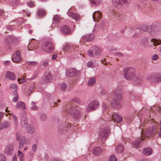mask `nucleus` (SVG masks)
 <instances>
[{
	"label": "nucleus",
	"instance_id": "1",
	"mask_svg": "<svg viewBox=\"0 0 161 161\" xmlns=\"http://www.w3.org/2000/svg\"><path fill=\"white\" fill-rule=\"evenodd\" d=\"M123 75L125 78L127 80H133L137 84H140L142 82V77L136 75L135 69L133 67H128L125 68Z\"/></svg>",
	"mask_w": 161,
	"mask_h": 161
},
{
	"label": "nucleus",
	"instance_id": "2",
	"mask_svg": "<svg viewBox=\"0 0 161 161\" xmlns=\"http://www.w3.org/2000/svg\"><path fill=\"white\" fill-rule=\"evenodd\" d=\"M144 124L146 127H151L150 129H147L144 133L146 136L148 137L151 135L153 136L157 132L158 129L157 128V123L154 122L153 119H151L150 120L147 121V120L145 121Z\"/></svg>",
	"mask_w": 161,
	"mask_h": 161
},
{
	"label": "nucleus",
	"instance_id": "3",
	"mask_svg": "<svg viewBox=\"0 0 161 161\" xmlns=\"http://www.w3.org/2000/svg\"><path fill=\"white\" fill-rule=\"evenodd\" d=\"M122 99L121 91L120 89H115L113 96V100L111 103L112 106L114 108H119L121 106Z\"/></svg>",
	"mask_w": 161,
	"mask_h": 161
},
{
	"label": "nucleus",
	"instance_id": "4",
	"mask_svg": "<svg viewBox=\"0 0 161 161\" xmlns=\"http://www.w3.org/2000/svg\"><path fill=\"white\" fill-rule=\"evenodd\" d=\"M42 48L43 51L49 53L54 50L53 45L49 41L44 42L42 45Z\"/></svg>",
	"mask_w": 161,
	"mask_h": 161
},
{
	"label": "nucleus",
	"instance_id": "5",
	"mask_svg": "<svg viewBox=\"0 0 161 161\" xmlns=\"http://www.w3.org/2000/svg\"><path fill=\"white\" fill-rule=\"evenodd\" d=\"M14 39V37L12 36H8L5 38L3 44L5 46V48L7 51H10L11 50L12 48L10 42Z\"/></svg>",
	"mask_w": 161,
	"mask_h": 161
},
{
	"label": "nucleus",
	"instance_id": "6",
	"mask_svg": "<svg viewBox=\"0 0 161 161\" xmlns=\"http://www.w3.org/2000/svg\"><path fill=\"white\" fill-rule=\"evenodd\" d=\"M53 78L51 74L49 72H45L41 80L42 82L43 83H49L52 80Z\"/></svg>",
	"mask_w": 161,
	"mask_h": 161
},
{
	"label": "nucleus",
	"instance_id": "7",
	"mask_svg": "<svg viewBox=\"0 0 161 161\" xmlns=\"http://www.w3.org/2000/svg\"><path fill=\"white\" fill-rule=\"evenodd\" d=\"M99 106V104L97 101L96 100L92 101L88 105L86 111L88 112H90L96 109Z\"/></svg>",
	"mask_w": 161,
	"mask_h": 161
},
{
	"label": "nucleus",
	"instance_id": "8",
	"mask_svg": "<svg viewBox=\"0 0 161 161\" xmlns=\"http://www.w3.org/2000/svg\"><path fill=\"white\" fill-rule=\"evenodd\" d=\"M148 32L151 36H154L157 34L158 32V28L155 25H152L148 27Z\"/></svg>",
	"mask_w": 161,
	"mask_h": 161
},
{
	"label": "nucleus",
	"instance_id": "9",
	"mask_svg": "<svg viewBox=\"0 0 161 161\" xmlns=\"http://www.w3.org/2000/svg\"><path fill=\"white\" fill-rule=\"evenodd\" d=\"M68 112L70 115H72L75 119L78 118L79 116V112L78 110L76 109L75 107H70L69 109Z\"/></svg>",
	"mask_w": 161,
	"mask_h": 161
},
{
	"label": "nucleus",
	"instance_id": "10",
	"mask_svg": "<svg viewBox=\"0 0 161 161\" xmlns=\"http://www.w3.org/2000/svg\"><path fill=\"white\" fill-rule=\"evenodd\" d=\"M16 139L17 141H19V149L20 150L22 148L25 142V138L24 136L20 137V134L17 133Z\"/></svg>",
	"mask_w": 161,
	"mask_h": 161
},
{
	"label": "nucleus",
	"instance_id": "11",
	"mask_svg": "<svg viewBox=\"0 0 161 161\" xmlns=\"http://www.w3.org/2000/svg\"><path fill=\"white\" fill-rule=\"evenodd\" d=\"M109 129L108 128H104L102 129L99 133V137L103 139L107 137L109 132Z\"/></svg>",
	"mask_w": 161,
	"mask_h": 161
},
{
	"label": "nucleus",
	"instance_id": "12",
	"mask_svg": "<svg viewBox=\"0 0 161 161\" xmlns=\"http://www.w3.org/2000/svg\"><path fill=\"white\" fill-rule=\"evenodd\" d=\"M12 61L15 63H19L21 61V57L20 52L18 50L16 51L12 57Z\"/></svg>",
	"mask_w": 161,
	"mask_h": 161
},
{
	"label": "nucleus",
	"instance_id": "13",
	"mask_svg": "<svg viewBox=\"0 0 161 161\" xmlns=\"http://www.w3.org/2000/svg\"><path fill=\"white\" fill-rule=\"evenodd\" d=\"M60 31L63 34L69 35L71 33V30L69 26L64 25L61 27Z\"/></svg>",
	"mask_w": 161,
	"mask_h": 161
},
{
	"label": "nucleus",
	"instance_id": "14",
	"mask_svg": "<svg viewBox=\"0 0 161 161\" xmlns=\"http://www.w3.org/2000/svg\"><path fill=\"white\" fill-rule=\"evenodd\" d=\"M14 146L11 144L8 145L5 149L4 153L7 155H11L13 153Z\"/></svg>",
	"mask_w": 161,
	"mask_h": 161
},
{
	"label": "nucleus",
	"instance_id": "15",
	"mask_svg": "<svg viewBox=\"0 0 161 161\" xmlns=\"http://www.w3.org/2000/svg\"><path fill=\"white\" fill-rule=\"evenodd\" d=\"M130 1V0H112V3L114 6L117 7L120 5L129 3Z\"/></svg>",
	"mask_w": 161,
	"mask_h": 161
},
{
	"label": "nucleus",
	"instance_id": "16",
	"mask_svg": "<svg viewBox=\"0 0 161 161\" xmlns=\"http://www.w3.org/2000/svg\"><path fill=\"white\" fill-rule=\"evenodd\" d=\"M94 38V35L93 34H90L82 36L81 39L84 42H89L92 41Z\"/></svg>",
	"mask_w": 161,
	"mask_h": 161
},
{
	"label": "nucleus",
	"instance_id": "17",
	"mask_svg": "<svg viewBox=\"0 0 161 161\" xmlns=\"http://www.w3.org/2000/svg\"><path fill=\"white\" fill-rule=\"evenodd\" d=\"M112 119L114 122L119 123L122 120V118L117 114H112Z\"/></svg>",
	"mask_w": 161,
	"mask_h": 161
},
{
	"label": "nucleus",
	"instance_id": "18",
	"mask_svg": "<svg viewBox=\"0 0 161 161\" xmlns=\"http://www.w3.org/2000/svg\"><path fill=\"white\" fill-rule=\"evenodd\" d=\"M77 70L74 68L69 69L66 71V75L69 77H72L76 75Z\"/></svg>",
	"mask_w": 161,
	"mask_h": 161
},
{
	"label": "nucleus",
	"instance_id": "19",
	"mask_svg": "<svg viewBox=\"0 0 161 161\" xmlns=\"http://www.w3.org/2000/svg\"><path fill=\"white\" fill-rule=\"evenodd\" d=\"M28 124V119L26 117H21L20 121L21 125L22 127H26Z\"/></svg>",
	"mask_w": 161,
	"mask_h": 161
},
{
	"label": "nucleus",
	"instance_id": "20",
	"mask_svg": "<svg viewBox=\"0 0 161 161\" xmlns=\"http://www.w3.org/2000/svg\"><path fill=\"white\" fill-rule=\"evenodd\" d=\"M152 149L150 147H146L143 149L142 152L143 154L146 156H149L152 153Z\"/></svg>",
	"mask_w": 161,
	"mask_h": 161
},
{
	"label": "nucleus",
	"instance_id": "21",
	"mask_svg": "<svg viewBox=\"0 0 161 161\" xmlns=\"http://www.w3.org/2000/svg\"><path fill=\"white\" fill-rule=\"evenodd\" d=\"M92 152L93 154L95 155H98L100 154L102 152L101 148L100 147H95L93 149Z\"/></svg>",
	"mask_w": 161,
	"mask_h": 161
},
{
	"label": "nucleus",
	"instance_id": "22",
	"mask_svg": "<svg viewBox=\"0 0 161 161\" xmlns=\"http://www.w3.org/2000/svg\"><path fill=\"white\" fill-rule=\"evenodd\" d=\"M16 107L17 108L20 109H26L25 103L22 102H18L16 105Z\"/></svg>",
	"mask_w": 161,
	"mask_h": 161
},
{
	"label": "nucleus",
	"instance_id": "23",
	"mask_svg": "<svg viewBox=\"0 0 161 161\" xmlns=\"http://www.w3.org/2000/svg\"><path fill=\"white\" fill-rule=\"evenodd\" d=\"M68 14L70 17L75 20H78L80 18V16L78 14L71 12H69Z\"/></svg>",
	"mask_w": 161,
	"mask_h": 161
},
{
	"label": "nucleus",
	"instance_id": "24",
	"mask_svg": "<svg viewBox=\"0 0 161 161\" xmlns=\"http://www.w3.org/2000/svg\"><path fill=\"white\" fill-rule=\"evenodd\" d=\"M148 27L149 26L148 25H143L141 26L140 28H137V29L139 30V32L141 33H142L146 31L147 30L148 31Z\"/></svg>",
	"mask_w": 161,
	"mask_h": 161
},
{
	"label": "nucleus",
	"instance_id": "25",
	"mask_svg": "<svg viewBox=\"0 0 161 161\" xmlns=\"http://www.w3.org/2000/svg\"><path fill=\"white\" fill-rule=\"evenodd\" d=\"M155 83H161V74H154Z\"/></svg>",
	"mask_w": 161,
	"mask_h": 161
},
{
	"label": "nucleus",
	"instance_id": "26",
	"mask_svg": "<svg viewBox=\"0 0 161 161\" xmlns=\"http://www.w3.org/2000/svg\"><path fill=\"white\" fill-rule=\"evenodd\" d=\"M6 76L8 78L11 80H14L15 78L14 74L11 72H7L6 74Z\"/></svg>",
	"mask_w": 161,
	"mask_h": 161
},
{
	"label": "nucleus",
	"instance_id": "27",
	"mask_svg": "<svg viewBox=\"0 0 161 161\" xmlns=\"http://www.w3.org/2000/svg\"><path fill=\"white\" fill-rule=\"evenodd\" d=\"M46 14V11L42 8H40L39 9L37 12V16L39 17L42 16Z\"/></svg>",
	"mask_w": 161,
	"mask_h": 161
},
{
	"label": "nucleus",
	"instance_id": "28",
	"mask_svg": "<svg viewBox=\"0 0 161 161\" xmlns=\"http://www.w3.org/2000/svg\"><path fill=\"white\" fill-rule=\"evenodd\" d=\"M124 148L122 146L119 145L116 147L115 150L117 153H121L123 152Z\"/></svg>",
	"mask_w": 161,
	"mask_h": 161
},
{
	"label": "nucleus",
	"instance_id": "29",
	"mask_svg": "<svg viewBox=\"0 0 161 161\" xmlns=\"http://www.w3.org/2000/svg\"><path fill=\"white\" fill-rule=\"evenodd\" d=\"M141 142V138H139L137 140L134 141L132 144V145L135 148H138L139 146V144Z\"/></svg>",
	"mask_w": 161,
	"mask_h": 161
},
{
	"label": "nucleus",
	"instance_id": "30",
	"mask_svg": "<svg viewBox=\"0 0 161 161\" xmlns=\"http://www.w3.org/2000/svg\"><path fill=\"white\" fill-rule=\"evenodd\" d=\"M49 60L47 59H45L43 60L42 61V63L40 65V67H42L43 66L44 68H46L48 65Z\"/></svg>",
	"mask_w": 161,
	"mask_h": 161
},
{
	"label": "nucleus",
	"instance_id": "31",
	"mask_svg": "<svg viewBox=\"0 0 161 161\" xmlns=\"http://www.w3.org/2000/svg\"><path fill=\"white\" fill-rule=\"evenodd\" d=\"M147 80L148 82L155 83L154 75H148Z\"/></svg>",
	"mask_w": 161,
	"mask_h": 161
},
{
	"label": "nucleus",
	"instance_id": "32",
	"mask_svg": "<svg viewBox=\"0 0 161 161\" xmlns=\"http://www.w3.org/2000/svg\"><path fill=\"white\" fill-rule=\"evenodd\" d=\"M60 20V16L59 15H55L53 18V20L55 23L57 24L59 22Z\"/></svg>",
	"mask_w": 161,
	"mask_h": 161
},
{
	"label": "nucleus",
	"instance_id": "33",
	"mask_svg": "<svg viewBox=\"0 0 161 161\" xmlns=\"http://www.w3.org/2000/svg\"><path fill=\"white\" fill-rule=\"evenodd\" d=\"M151 41L153 42V44L154 46H156L161 44V40H157L155 39H152L151 40Z\"/></svg>",
	"mask_w": 161,
	"mask_h": 161
},
{
	"label": "nucleus",
	"instance_id": "34",
	"mask_svg": "<svg viewBox=\"0 0 161 161\" xmlns=\"http://www.w3.org/2000/svg\"><path fill=\"white\" fill-rule=\"evenodd\" d=\"M90 3L93 5L97 6L100 3L101 0H89Z\"/></svg>",
	"mask_w": 161,
	"mask_h": 161
},
{
	"label": "nucleus",
	"instance_id": "35",
	"mask_svg": "<svg viewBox=\"0 0 161 161\" xmlns=\"http://www.w3.org/2000/svg\"><path fill=\"white\" fill-rule=\"evenodd\" d=\"M138 98L139 97L137 94L134 93L130 94V99L131 100L135 101L136 100H138Z\"/></svg>",
	"mask_w": 161,
	"mask_h": 161
},
{
	"label": "nucleus",
	"instance_id": "36",
	"mask_svg": "<svg viewBox=\"0 0 161 161\" xmlns=\"http://www.w3.org/2000/svg\"><path fill=\"white\" fill-rule=\"evenodd\" d=\"M27 130L29 133H33L34 131V127L31 125H28L27 127Z\"/></svg>",
	"mask_w": 161,
	"mask_h": 161
},
{
	"label": "nucleus",
	"instance_id": "37",
	"mask_svg": "<svg viewBox=\"0 0 161 161\" xmlns=\"http://www.w3.org/2000/svg\"><path fill=\"white\" fill-rule=\"evenodd\" d=\"M96 82L95 79L94 77L91 78L88 82V85L89 86H92Z\"/></svg>",
	"mask_w": 161,
	"mask_h": 161
},
{
	"label": "nucleus",
	"instance_id": "38",
	"mask_svg": "<svg viewBox=\"0 0 161 161\" xmlns=\"http://www.w3.org/2000/svg\"><path fill=\"white\" fill-rule=\"evenodd\" d=\"M112 15L115 18H118L120 17V14L117 11H113L112 12Z\"/></svg>",
	"mask_w": 161,
	"mask_h": 161
},
{
	"label": "nucleus",
	"instance_id": "39",
	"mask_svg": "<svg viewBox=\"0 0 161 161\" xmlns=\"http://www.w3.org/2000/svg\"><path fill=\"white\" fill-rule=\"evenodd\" d=\"M32 106L31 107V110H36L38 109V107L35 105V103L34 102H32L31 103Z\"/></svg>",
	"mask_w": 161,
	"mask_h": 161
},
{
	"label": "nucleus",
	"instance_id": "40",
	"mask_svg": "<svg viewBox=\"0 0 161 161\" xmlns=\"http://www.w3.org/2000/svg\"><path fill=\"white\" fill-rule=\"evenodd\" d=\"M10 88L13 89H14L15 93H16L18 89L17 86L15 84H13L10 85Z\"/></svg>",
	"mask_w": 161,
	"mask_h": 161
},
{
	"label": "nucleus",
	"instance_id": "41",
	"mask_svg": "<svg viewBox=\"0 0 161 161\" xmlns=\"http://www.w3.org/2000/svg\"><path fill=\"white\" fill-rule=\"evenodd\" d=\"M34 87V85L30 87L29 89L27 91L26 94L27 96H29L30 95Z\"/></svg>",
	"mask_w": 161,
	"mask_h": 161
},
{
	"label": "nucleus",
	"instance_id": "42",
	"mask_svg": "<svg viewBox=\"0 0 161 161\" xmlns=\"http://www.w3.org/2000/svg\"><path fill=\"white\" fill-rule=\"evenodd\" d=\"M28 64L29 65H31V66H36L38 64V63L36 61H28Z\"/></svg>",
	"mask_w": 161,
	"mask_h": 161
},
{
	"label": "nucleus",
	"instance_id": "43",
	"mask_svg": "<svg viewBox=\"0 0 161 161\" xmlns=\"http://www.w3.org/2000/svg\"><path fill=\"white\" fill-rule=\"evenodd\" d=\"M63 47L64 51H67L69 50L70 48L69 44L67 43H65Z\"/></svg>",
	"mask_w": 161,
	"mask_h": 161
},
{
	"label": "nucleus",
	"instance_id": "44",
	"mask_svg": "<svg viewBox=\"0 0 161 161\" xmlns=\"http://www.w3.org/2000/svg\"><path fill=\"white\" fill-rule=\"evenodd\" d=\"M148 41V39L147 38L143 39L142 41V44L144 46H147V44Z\"/></svg>",
	"mask_w": 161,
	"mask_h": 161
},
{
	"label": "nucleus",
	"instance_id": "45",
	"mask_svg": "<svg viewBox=\"0 0 161 161\" xmlns=\"http://www.w3.org/2000/svg\"><path fill=\"white\" fill-rule=\"evenodd\" d=\"M10 2L13 5H17L20 4L19 3V0H10Z\"/></svg>",
	"mask_w": 161,
	"mask_h": 161
},
{
	"label": "nucleus",
	"instance_id": "46",
	"mask_svg": "<svg viewBox=\"0 0 161 161\" xmlns=\"http://www.w3.org/2000/svg\"><path fill=\"white\" fill-rule=\"evenodd\" d=\"M67 87L66 84L64 83H62L61 85L60 88L61 90L62 91H64L65 90Z\"/></svg>",
	"mask_w": 161,
	"mask_h": 161
},
{
	"label": "nucleus",
	"instance_id": "47",
	"mask_svg": "<svg viewBox=\"0 0 161 161\" xmlns=\"http://www.w3.org/2000/svg\"><path fill=\"white\" fill-rule=\"evenodd\" d=\"M87 54L88 55L91 57H94L93 52L92 49H89L87 51Z\"/></svg>",
	"mask_w": 161,
	"mask_h": 161
},
{
	"label": "nucleus",
	"instance_id": "48",
	"mask_svg": "<svg viewBox=\"0 0 161 161\" xmlns=\"http://www.w3.org/2000/svg\"><path fill=\"white\" fill-rule=\"evenodd\" d=\"M40 119L42 121H45L47 118L46 115L44 114H42L40 116Z\"/></svg>",
	"mask_w": 161,
	"mask_h": 161
},
{
	"label": "nucleus",
	"instance_id": "49",
	"mask_svg": "<svg viewBox=\"0 0 161 161\" xmlns=\"http://www.w3.org/2000/svg\"><path fill=\"white\" fill-rule=\"evenodd\" d=\"M108 161H117V158L114 155H112L109 158Z\"/></svg>",
	"mask_w": 161,
	"mask_h": 161
},
{
	"label": "nucleus",
	"instance_id": "50",
	"mask_svg": "<svg viewBox=\"0 0 161 161\" xmlns=\"http://www.w3.org/2000/svg\"><path fill=\"white\" fill-rule=\"evenodd\" d=\"M92 48L94 50L95 52H102V50L101 49H100L99 47L97 46H94L92 47Z\"/></svg>",
	"mask_w": 161,
	"mask_h": 161
},
{
	"label": "nucleus",
	"instance_id": "51",
	"mask_svg": "<svg viewBox=\"0 0 161 161\" xmlns=\"http://www.w3.org/2000/svg\"><path fill=\"white\" fill-rule=\"evenodd\" d=\"M0 161H6V158L3 154H0Z\"/></svg>",
	"mask_w": 161,
	"mask_h": 161
},
{
	"label": "nucleus",
	"instance_id": "52",
	"mask_svg": "<svg viewBox=\"0 0 161 161\" xmlns=\"http://www.w3.org/2000/svg\"><path fill=\"white\" fill-rule=\"evenodd\" d=\"M15 96L12 99V101L13 102H16L17 101L19 98V96L17 94V92H16V93H15Z\"/></svg>",
	"mask_w": 161,
	"mask_h": 161
},
{
	"label": "nucleus",
	"instance_id": "53",
	"mask_svg": "<svg viewBox=\"0 0 161 161\" xmlns=\"http://www.w3.org/2000/svg\"><path fill=\"white\" fill-rule=\"evenodd\" d=\"M87 66L88 67L92 68L93 67V62L92 61H90L87 63Z\"/></svg>",
	"mask_w": 161,
	"mask_h": 161
},
{
	"label": "nucleus",
	"instance_id": "54",
	"mask_svg": "<svg viewBox=\"0 0 161 161\" xmlns=\"http://www.w3.org/2000/svg\"><path fill=\"white\" fill-rule=\"evenodd\" d=\"M12 117L13 119L14 120L15 123L16 124H17L18 122V120L17 117L14 115H12Z\"/></svg>",
	"mask_w": 161,
	"mask_h": 161
},
{
	"label": "nucleus",
	"instance_id": "55",
	"mask_svg": "<svg viewBox=\"0 0 161 161\" xmlns=\"http://www.w3.org/2000/svg\"><path fill=\"white\" fill-rule=\"evenodd\" d=\"M3 123H4L3 124V125L5 128H7L10 125V123L8 121L3 122Z\"/></svg>",
	"mask_w": 161,
	"mask_h": 161
},
{
	"label": "nucleus",
	"instance_id": "56",
	"mask_svg": "<svg viewBox=\"0 0 161 161\" xmlns=\"http://www.w3.org/2000/svg\"><path fill=\"white\" fill-rule=\"evenodd\" d=\"M158 58V56L157 54H154L152 57V59L153 60H156Z\"/></svg>",
	"mask_w": 161,
	"mask_h": 161
},
{
	"label": "nucleus",
	"instance_id": "57",
	"mask_svg": "<svg viewBox=\"0 0 161 161\" xmlns=\"http://www.w3.org/2000/svg\"><path fill=\"white\" fill-rule=\"evenodd\" d=\"M100 52H95L94 54L95 56H97L98 57H99L101 56V53H100Z\"/></svg>",
	"mask_w": 161,
	"mask_h": 161
},
{
	"label": "nucleus",
	"instance_id": "58",
	"mask_svg": "<svg viewBox=\"0 0 161 161\" xmlns=\"http://www.w3.org/2000/svg\"><path fill=\"white\" fill-rule=\"evenodd\" d=\"M37 146L36 144H34L32 146V150L34 152H35L36 150Z\"/></svg>",
	"mask_w": 161,
	"mask_h": 161
},
{
	"label": "nucleus",
	"instance_id": "59",
	"mask_svg": "<svg viewBox=\"0 0 161 161\" xmlns=\"http://www.w3.org/2000/svg\"><path fill=\"white\" fill-rule=\"evenodd\" d=\"M24 154H20L19 156L20 161H24Z\"/></svg>",
	"mask_w": 161,
	"mask_h": 161
},
{
	"label": "nucleus",
	"instance_id": "60",
	"mask_svg": "<svg viewBox=\"0 0 161 161\" xmlns=\"http://www.w3.org/2000/svg\"><path fill=\"white\" fill-rule=\"evenodd\" d=\"M57 57V55L56 54H53L52 57V59L53 60H55Z\"/></svg>",
	"mask_w": 161,
	"mask_h": 161
},
{
	"label": "nucleus",
	"instance_id": "61",
	"mask_svg": "<svg viewBox=\"0 0 161 161\" xmlns=\"http://www.w3.org/2000/svg\"><path fill=\"white\" fill-rule=\"evenodd\" d=\"M115 55L119 56H122V54L120 52H116L114 53Z\"/></svg>",
	"mask_w": 161,
	"mask_h": 161
},
{
	"label": "nucleus",
	"instance_id": "62",
	"mask_svg": "<svg viewBox=\"0 0 161 161\" xmlns=\"http://www.w3.org/2000/svg\"><path fill=\"white\" fill-rule=\"evenodd\" d=\"M36 75H34L32 76L30 79H27V80H34V79H36Z\"/></svg>",
	"mask_w": 161,
	"mask_h": 161
},
{
	"label": "nucleus",
	"instance_id": "63",
	"mask_svg": "<svg viewBox=\"0 0 161 161\" xmlns=\"http://www.w3.org/2000/svg\"><path fill=\"white\" fill-rule=\"evenodd\" d=\"M3 124L4 123H3V122L0 124V130H2V129L5 128Z\"/></svg>",
	"mask_w": 161,
	"mask_h": 161
},
{
	"label": "nucleus",
	"instance_id": "64",
	"mask_svg": "<svg viewBox=\"0 0 161 161\" xmlns=\"http://www.w3.org/2000/svg\"><path fill=\"white\" fill-rule=\"evenodd\" d=\"M6 28L7 29L10 30V31H11L13 30L12 28V26L10 25H8Z\"/></svg>",
	"mask_w": 161,
	"mask_h": 161
}]
</instances>
